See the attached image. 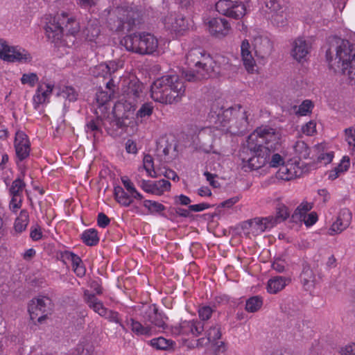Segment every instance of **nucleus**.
I'll return each mask as SVG.
<instances>
[{
    "instance_id": "nucleus-61",
    "label": "nucleus",
    "mask_w": 355,
    "mask_h": 355,
    "mask_svg": "<svg viewBox=\"0 0 355 355\" xmlns=\"http://www.w3.org/2000/svg\"><path fill=\"white\" fill-rule=\"evenodd\" d=\"M346 141L349 146H352L355 141V129L350 127L345 130Z\"/></svg>"
},
{
    "instance_id": "nucleus-39",
    "label": "nucleus",
    "mask_w": 355,
    "mask_h": 355,
    "mask_svg": "<svg viewBox=\"0 0 355 355\" xmlns=\"http://www.w3.org/2000/svg\"><path fill=\"white\" fill-rule=\"evenodd\" d=\"M257 51L263 55L269 54L272 49V44L268 37H260L255 40Z\"/></svg>"
},
{
    "instance_id": "nucleus-35",
    "label": "nucleus",
    "mask_w": 355,
    "mask_h": 355,
    "mask_svg": "<svg viewBox=\"0 0 355 355\" xmlns=\"http://www.w3.org/2000/svg\"><path fill=\"white\" fill-rule=\"evenodd\" d=\"M114 195L116 200L123 206L128 207L132 202V197L120 186L114 187Z\"/></svg>"
},
{
    "instance_id": "nucleus-3",
    "label": "nucleus",
    "mask_w": 355,
    "mask_h": 355,
    "mask_svg": "<svg viewBox=\"0 0 355 355\" xmlns=\"http://www.w3.org/2000/svg\"><path fill=\"white\" fill-rule=\"evenodd\" d=\"M186 64L195 70L184 71L187 80L195 82L207 78L214 71L215 62L204 49L197 47L190 49L186 55Z\"/></svg>"
},
{
    "instance_id": "nucleus-4",
    "label": "nucleus",
    "mask_w": 355,
    "mask_h": 355,
    "mask_svg": "<svg viewBox=\"0 0 355 355\" xmlns=\"http://www.w3.org/2000/svg\"><path fill=\"white\" fill-rule=\"evenodd\" d=\"M283 141L282 131L279 128L269 126L257 128L247 139L248 149H257L258 147L270 155L279 150Z\"/></svg>"
},
{
    "instance_id": "nucleus-16",
    "label": "nucleus",
    "mask_w": 355,
    "mask_h": 355,
    "mask_svg": "<svg viewBox=\"0 0 355 355\" xmlns=\"http://www.w3.org/2000/svg\"><path fill=\"white\" fill-rule=\"evenodd\" d=\"M236 110L232 107L223 110L219 104L214 103L211 108L210 116L215 119L216 123H220L223 127H226L232 121L231 116Z\"/></svg>"
},
{
    "instance_id": "nucleus-38",
    "label": "nucleus",
    "mask_w": 355,
    "mask_h": 355,
    "mask_svg": "<svg viewBox=\"0 0 355 355\" xmlns=\"http://www.w3.org/2000/svg\"><path fill=\"white\" fill-rule=\"evenodd\" d=\"M81 239L89 246L96 245L99 241L98 232L95 229H89L84 231L81 235Z\"/></svg>"
},
{
    "instance_id": "nucleus-54",
    "label": "nucleus",
    "mask_w": 355,
    "mask_h": 355,
    "mask_svg": "<svg viewBox=\"0 0 355 355\" xmlns=\"http://www.w3.org/2000/svg\"><path fill=\"white\" fill-rule=\"evenodd\" d=\"M313 104L311 101L306 100L300 105L297 113L301 116H305L311 112Z\"/></svg>"
},
{
    "instance_id": "nucleus-13",
    "label": "nucleus",
    "mask_w": 355,
    "mask_h": 355,
    "mask_svg": "<svg viewBox=\"0 0 355 355\" xmlns=\"http://www.w3.org/2000/svg\"><path fill=\"white\" fill-rule=\"evenodd\" d=\"M15 148L17 158L22 161L29 156L31 144L27 135L22 131H17L15 138Z\"/></svg>"
},
{
    "instance_id": "nucleus-7",
    "label": "nucleus",
    "mask_w": 355,
    "mask_h": 355,
    "mask_svg": "<svg viewBox=\"0 0 355 355\" xmlns=\"http://www.w3.org/2000/svg\"><path fill=\"white\" fill-rule=\"evenodd\" d=\"M121 43L127 51L146 55L153 53L158 47V40L148 33H135L125 36Z\"/></svg>"
},
{
    "instance_id": "nucleus-46",
    "label": "nucleus",
    "mask_w": 355,
    "mask_h": 355,
    "mask_svg": "<svg viewBox=\"0 0 355 355\" xmlns=\"http://www.w3.org/2000/svg\"><path fill=\"white\" fill-rule=\"evenodd\" d=\"M101 317H104L110 322L119 324L123 329H126L125 324L121 322V320L119 318V314L118 312L106 309L105 311Z\"/></svg>"
},
{
    "instance_id": "nucleus-25",
    "label": "nucleus",
    "mask_w": 355,
    "mask_h": 355,
    "mask_svg": "<svg viewBox=\"0 0 355 355\" xmlns=\"http://www.w3.org/2000/svg\"><path fill=\"white\" fill-rule=\"evenodd\" d=\"M205 324L206 338H202L198 340V344L200 345L214 343L221 336L220 326L218 324L213 323L209 324L207 322H205Z\"/></svg>"
},
{
    "instance_id": "nucleus-45",
    "label": "nucleus",
    "mask_w": 355,
    "mask_h": 355,
    "mask_svg": "<svg viewBox=\"0 0 355 355\" xmlns=\"http://www.w3.org/2000/svg\"><path fill=\"white\" fill-rule=\"evenodd\" d=\"M94 347L88 342H82L77 345L76 355H94Z\"/></svg>"
},
{
    "instance_id": "nucleus-43",
    "label": "nucleus",
    "mask_w": 355,
    "mask_h": 355,
    "mask_svg": "<svg viewBox=\"0 0 355 355\" xmlns=\"http://www.w3.org/2000/svg\"><path fill=\"white\" fill-rule=\"evenodd\" d=\"M143 205L148 209V212L151 214H160L165 210V207L156 201L146 200L144 201Z\"/></svg>"
},
{
    "instance_id": "nucleus-34",
    "label": "nucleus",
    "mask_w": 355,
    "mask_h": 355,
    "mask_svg": "<svg viewBox=\"0 0 355 355\" xmlns=\"http://www.w3.org/2000/svg\"><path fill=\"white\" fill-rule=\"evenodd\" d=\"M277 174L279 178L284 180H290L300 175L297 171H295L293 164L282 165Z\"/></svg>"
},
{
    "instance_id": "nucleus-15",
    "label": "nucleus",
    "mask_w": 355,
    "mask_h": 355,
    "mask_svg": "<svg viewBox=\"0 0 355 355\" xmlns=\"http://www.w3.org/2000/svg\"><path fill=\"white\" fill-rule=\"evenodd\" d=\"M209 33L218 38L227 35L230 31V25L225 18H211L207 22Z\"/></svg>"
},
{
    "instance_id": "nucleus-2",
    "label": "nucleus",
    "mask_w": 355,
    "mask_h": 355,
    "mask_svg": "<svg viewBox=\"0 0 355 355\" xmlns=\"http://www.w3.org/2000/svg\"><path fill=\"white\" fill-rule=\"evenodd\" d=\"M185 89L182 78L177 74H168L157 79L152 84L151 98L160 103L171 104L180 101Z\"/></svg>"
},
{
    "instance_id": "nucleus-40",
    "label": "nucleus",
    "mask_w": 355,
    "mask_h": 355,
    "mask_svg": "<svg viewBox=\"0 0 355 355\" xmlns=\"http://www.w3.org/2000/svg\"><path fill=\"white\" fill-rule=\"evenodd\" d=\"M313 208V204L307 202H302L295 210L292 215L294 220H298L300 218H304L307 212Z\"/></svg>"
},
{
    "instance_id": "nucleus-33",
    "label": "nucleus",
    "mask_w": 355,
    "mask_h": 355,
    "mask_svg": "<svg viewBox=\"0 0 355 355\" xmlns=\"http://www.w3.org/2000/svg\"><path fill=\"white\" fill-rule=\"evenodd\" d=\"M103 121L101 119L96 118L95 119H92L88 121L85 126V130L87 133H90L94 139L98 138V135L102 134V127Z\"/></svg>"
},
{
    "instance_id": "nucleus-14",
    "label": "nucleus",
    "mask_w": 355,
    "mask_h": 355,
    "mask_svg": "<svg viewBox=\"0 0 355 355\" xmlns=\"http://www.w3.org/2000/svg\"><path fill=\"white\" fill-rule=\"evenodd\" d=\"M163 22L167 29L178 33L186 30L188 27V23L184 17L176 12L167 15L164 18Z\"/></svg>"
},
{
    "instance_id": "nucleus-47",
    "label": "nucleus",
    "mask_w": 355,
    "mask_h": 355,
    "mask_svg": "<svg viewBox=\"0 0 355 355\" xmlns=\"http://www.w3.org/2000/svg\"><path fill=\"white\" fill-rule=\"evenodd\" d=\"M153 109L154 107L151 103H144L137 112V119H144L150 116L153 114Z\"/></svg>"
},
{
    "instance_id": "nucleus-63",
    "label": "nucleus",
    "mask_w": 355,
    "mask_h": 355,
    "mask_svg": "<svg viewBox=\"0 0 355 355\" xmlns=\"http://www.w3.org/2000/svg\"><path fill=\"white\" fill-rule=\"evenodd\" d=\"M302 130L304 134L312 135L315 132V123L313 121H309L302 127Z\"/></svg>"
},
{
    "instance_id": "nucleus-17",
    "label": "nucleus",
    "mask_w": 355,
    "mask_h": 355,
    "mask_svg": "<svg viewBox=\"0 0 355 355\" xmlns=\"http://www.w3.org/2000/svg\"><path fill=\"white\" fill-rule=\"evenodd\" d=\"M125 327L129 328L136 336L150 337L156 334L155 328L146 322L143 324L133 318H127Z\"/></svg>"
},
{
    "instance_id": "nucleus-48",
    "label": "nucleus",
    "mask_w": 355,
    "mask_h": 355,
    "mask_svg": "<svg viewBox=\"0 0 355 355\" xmlns=\"http://www.w3.org/2000/svg\"><path fill=\"white\" fill-rule=\"evenodd\" d=\"M58 96H62L69 101H74L77 99L78 93L72 87L65 86L58 94Z\"/></svg>"
},
{
    "instance_id": "nucleus-62",
    "label": "nucleus",
    "mask_w": 355,
    "mask_h": 355,
    "mask_svg": "<svg viewBox=\"0 0 355 355\" xmlns=\"http://www.w3.org/2000/svg\"><path fill=\"white\" fill-rule=\"evenodd\" d=\"M333 157H334V154L332 152L325 153H320L318 156V161L324 164H327L330 163L332 161Z\"/></svg>"
},
{
    "instance_id": "nucleus-55",
    "label": "nucleus",
    "mask_w": 355,
    "mask_h": 355,
    "mask_svg": "<svg viewBox=\"0 0 355 355\" xmlns=\"http://www.w3.org/2000/svg\"><path fill=\"white\" fill-rule=\"evenodd\" d=\"M298 220L304 221V224L306 226H311L317 222L318 215H317L316 212L312 211V212L309 213V214H306V217H304V218H300Z\"/></svg>"
},
{
    "instance_id": "nucleus-26",
    "label": "nucleus",
    "mask_w": 355,
    "mask_h": 355,
    "mask_svg": "<svg viewBox=\"0 0 355 355\" xmlns=\"http://www.w3.org/2000/svg\"><path fill=\"white\" fill-rule=\"evenodd\" d=\"M266 6L274 13L272 16L273 21L277 26H284L286 23V17L279 3L277 0H266Z\"/></svg>"
},
{
    "instance_id": "nucleus-21",
    "label": "nucleus",
    "mask_w": 355,
    "mask_h": 355,
    "mask_svg": "<svg viewBox=\"0 0 355 355\" xmlns=\"http://www.w3.org/2000/svg\"><path fill=\"white\" fill-rule=\"evenodd\" d=\"M32 60L31 54L25 49L19 46H10L7 49V53L4 60L8 62H30Z\"/></svg>"
},
{
    "instance_id": "nucleus-30",
    "label": "nucleus",
    "mask_w": 355,
    "mask_h": 355,
    "mask_svg": "<svg viewBox=\"0 0 355 355\" xmlns=\"http://www.w3.org/2000/svg\"><path fill=\"white\" fill-rule=\"evenodd\" d=\"M115 85L112 78H110L107 83H106L107 91H103L102 89H99L96 94V99L97 103L100 105H103L110 101L111 96L114 94Z\"/></svg>"
},
{
    "instance_id": "nucleus-41",
    "label": "nucleus",
    "mask_w": 355,
    "mask_h": 355,
    "mask_svg": "<svg viewBox=\"0 0 355 355\" xmlns=\"http://www.w3.org/2000/svg\"><path fill=\"white\" fill-rule=\"evenodd\" d=\"M263 305V300L259 296H253L246 301L245 310L250 313L259 311Z\"/></svg>"
},
{
    "instance_id": "nucleus-28",
    "label": "nucleus",
    "mask_w": 355,
    "mask_h": 355,
    "mask_svg": "<svg viewBox=\"0 0 355 355\" xmlns=\"http://www.w3.org/2000/svg\"><path fill=\"white\" fill-rule=\"evenodd\" d=\"M101 33L98 21L96 19L88 21L85 28L83 31L86 40L90 42H96V40Z\"/></svg>"
},
{
    "instance_id": "nucleus-9",
    "label": "nucleus",
    "mask_w": 355,
    "mask_h": 355,
    "mask_svg": "<svg viewBox=\"0 0 355 355\" xmlns=\"http://www.w3.org/2000/svg\"><path fill=\"white\" fill-rule=\"evenodd\" d=\"M51 309V300L45 296L33 299L28 306L31 318L35 320L38 316L39 322H42L46 318Z\"/></svg>"
},
{
    "instance_id": "nucleus-11",
    "label": "nucleus",
    "mask_w": 355,
    "mask_h": 355,
    "mask_svg": "<svg viewBox=\"0 0 355 355\" xmlns=\"http://www.w3.org/2000/svg\"><path fill=\"white\" fill-rule=\"evenodd\" d=\"M275 225L274 216L254 218L245 221L243 225V229L249 230L248 234L257 236L267 230L271 229Z\"/></svg>"
},
{
    "instance_id": "nucleus-36",
    "label": "nucleus",
    "mask_w": 355,
    "mask_h": 355,
    "mask_svg": "<svg viewBox=\"0 0 355 355\" xmlns=\"http://www.w3.org/2000/svg\"><path fill=\"white\" fill-rule=\"evenodd\" d=\"M29 215L26 210H21L14 224L15 232L21 233L24 231L28 224Z\"/></svg>"
},
{
    "instance_id": "nucleus-31",
    "label": "nucleus",
    "mask_w": 355,
    "mask_h": 355,
    "mask_svg": "<svg viewBox=\"0 0 355 355\" xmlns=\"http://www.w3.org/2000/svg\"><path fill=\"white\" fill-rule=\"evenodd\" d=\"M116 70V65L113 62L110 64L101 63L92 70V73L96 77H110Z\"/></svg>"
},
{
    "instance_id": "nucleus-22",
    "label": "nucleus",
    "mask_w": 355,
    "mask_h": 355,
    "mask_svg": "<svg viewBox=\"0 0 355 355\" xmlns=\"http://www.w3.org/2000/svg\"><path fill=\"white\" fill-rule=\"evenodd\" d=\"M311 49V45L303 37H297L293 44L292 57L298 62L306 58Z\"/></svg>"
},
{
    "instance_id": "nucleus-50",
    "label": "nucleus",
    "mask_w": 355,
    "mask_h": 355,
    "mask_svg": "<svg viewBox=\"0 0 355 355\" xmlns=\"http://www.w3.org/2000/svg\"><path fill=\"white\" fill-rule=\"evenodd\" d=\"M144 168L151 177H155V171L154 170L153 158L150 155H145L143 159Z\"/></svg>"
},
{
    "instance_id": "nucleus-18",
    "label": "nucleus",
    "mask_w": 355,
    "mask_h": 355,
    "mask_svg": "<svg viewBox=\"0 0 355 355\" xmlns=\"http://www.w3.org/2000/svg\"><path fill=\"white\" fill-rule=\"evenodd\" d=\"M141 187L147 193L161 196L165 191L170 190L171 183L164 179L153 182L143 180Z\"/></svg>"
},
{
    "instance_id": "nucleus-37",
    "label": "nucleus",
    "mask_w": 355,
    "mask_h": 355,
    "mask_svg": "<svg viewBox=\"0 0 355 355\" xmlns=\"http://www.w3.org/2000/svg\"><path fill=\"white\" fill-rule=\"evenodd\" d=\"M26 187V184L21 178H18L12 182V185L9 189L10 196L11 197L21 198L23 196V191Z\"/></svg>"
},
{
    "instance_id": "nucleus-60",
    "label": "nucleus",
    "mask_w": 355,
    "mask_h": 355,
    "mask_svg": "<svg viewBox=\"0 0 355 355\" xmlns=\"http://www.w3.org/2000/svg\"><path fill=\"white\" fill-rule=\"evenodd\" d=\"M30 237L33 241H38L42 237V232L41 230V227L38 225L35 227H32L30 232Z\"/></svg>"
},
{
    "instance_id": "nucleus-6",
    "label": "nucleus",
    "mask_w": 355,
    "mask_h": 355,
    "mask_svg": "<svg viewBox=\"0 0 355 355\" xmlns=\"http://www.w3.org/2000/svg\"><path fill=\"white\" fill-rule=\"evenodd\" d=\"M114 13L116 19L110 18L109 24L114 31H130L142 21L141 10L136 6L121 5L114 9Z\"/></svg>"
},
{
    "instance_id": "nucleus-57",
    "label": "nucleus",
    "mask_w": 355,
    "mask_h": 355,
    "mask_svg": "<svg viewBox=\"0 0 355 355\" xmlns=\"http://www.w3.org/2000/svg\"><path fill=\"white\" fill-rule=\"evenodd\" d=\"M349 167V158L348 157H343L340 163L335 168L340 173H344L348 170Z\"/></svg>"
},
{
    "instance_id": "nucleus-32",
    "label": "nucleus",
    "mask_w": 355,
    "mask_h": 355,
    "mask_svg": "<svg viewBox=\"0 0 355 355\" xmlns=\"http://www.w3.org/2000/svg\"><path fill=\"white\" fill-rule=\"evenodd\" d=\"M301 282L302 283L306 290H310L313 287V282L315 280V275L310 266L304 265L303 270L300 275Z\"/></svg>"
},
{
    "instance_id": "nucleus-27",
    "label": "nucleus",
    "mask_w": 355,
    "mask_h": 355,
    "mask_svg": "<svg viewBox=\"0 0 355 355\" xmlns=\"http://www.w3.org/2000/svg\"><path fill=\"white\" fill-rule=\"evenodd\" d=\"M147 344L156 350L170 351L173 350L175 343L171 339H167L163 336L153 338L147 342Z\"/></svg>"
},
{
    "instance_id": "nucleus-49",
    "label": "nucleus",
    "mask_w": 355,
    "mask_h": 355,
    "mask_svg": "<svg viewBox=\"0 0 355 355\" xmlns=\"http://www.w3.org/2000/svg\"><path fill=\"white\" fill-rule=\"evenodd\" d=\"M20 80L22 85H28L33 87L39 81V78L35 73H24Z\"/></svg>"
},
{
    "instance_id": "nucleus-1",
    "label": "nucleus",
    "mask_w": 355,
    "mask_h": 355,
    "mask_svg": "<svg viewBox=\"0 0 355 355\" xmlns=\"http://www.w3.org/2000/svg\"><path fill=\"white\" fill-rule=\"evenodd\" d=\"M326 60L335 73L343 75L350 85H355V44L334 36L328 39Z\"/></svg>"
},
{
    "instance_id": "nucleus-23",
    "label": "nucleus",
    "mask_w": 355,
    "mask_h": 355,
    "mask_svg": "<svg viewBox=\"0 0 355 355\" xmlns=\"http://www.w3.org/2000/svg\"><path fill=\"white\" fill-rule=\"evenodd\" d=\"M205 324L202 321L189 320L183 321L180 324L179 334L185 335L192 334L194 336H200L205 330Z\"/></svg>"
},
{
    "instance_id": "nucleus-10",
    "label": "nucleus",
    "mask_w": 355,
    "mask_h": 355,
    "mask_svg": "<svg viewBox=\"0 0 355 355\" xmlns=\"http://www.w3.org/2000/svg\"><path fill=\"white\" fill-rule=\"evenodd\" d=\"M216 10L220 14L239 19L245 14V7L241 2H234L231 0H219L216 3Z\"/></svg>"
},
{
    "instance_id": "nucleus-64",
    "label": "nucleus",
    "mask_w": 355,
    "mask_h": 355,
    "mask_svg": "<svg viewBox=\"0 0 355 355\" xmlns=\"http://www.w3.org/2000/svg\"><path fill=\"white\" fill-rule=\"evenodd\" d=\"M342 355H355V343L347 345L341 350Z\"/></svg>"
},
{
    "instance_id": "nucleus-12",
    "label": "nucleus",
    "mask_w": 355,
    "mask_h": 355,
    "mask_svg": "<svg viewBox=\"0 0 355 355\" xmlns=\"http://www.w3.org/2000/svg\"><path fill=\"white\" fill-rule=\"evenodd\" d=\"M252 156L248 159L241 157L243 162H247L251 170H257L263 166L270 159V155L259 147L257 149H249Z\"/></svg>"
},
{
    "instance_id": "nucleus-19",
    "label": "nucleus",
    "mask_w": 355,
    "mask_h": 355,
    "mask_svg": "<svg viewBox=\"0 0 355 355\" xmlns=\"http://www.w3.org/2000/svg\"><path fill=\"white\" fill-rule=\"evenodd\" d=\"M351 219L352 214L350 211L347 209H342L339 212L336 220L329 229V234L333 236L334 234L341 233L349 225Z\"/></svg>"
},
{
    "instance_id": "nucleus-24",
    "label": "nucleus",
    "mask_w": 355,
    "mask_h": 355,
    "mask_svg": "<svg viewBox=\"0 0 355 355\" xmlns=\"http://www.w3.org/2000/svg\"><path fill=\"white\" fill-rule=\"evenodd\" d=\"M241 53L242 61L248 73H254L256 71V62L250 51V45L247 40L242 42L241 45Z\"/></svg>"
},
{
    "instance_id": "nucleus-53",
    "label": "nucleus",
    "mask_w": 355,
    "mask_h": 355,
    "mask_svg": "<svg viewBox=\"0 0 355 355\" xmlns=\"http://www.w3.org/2000/svg\"><path fill=\"white\" fill-rule=\"evenodd\" d=\"M214 309L209 306H203L198 309V315L202 320H207L210 318Z\"/></svg>"
},
{
    "instance_id": "nucleus-29",
    "label": "nucleus",
    "mask_w": 355,
    "mask_h": 355,
    "mask_svg": "<svg viewBox=\"0 0 355 355\" xmlns=\"http://www.w3.org/2000/svg\"><path fill=\"white\" fill-rule=\"evenodd\" d=\"M291 281L290 278L277 276L270 279L267 284V291L270 293L275 294L282 291Z\"/></svg>"
},
{
    "instance_id": "nucleus-42",
    "label": "nucleus",
    "mask_w": 355,
    "mask_h": 355,
    "mask_svg": "<svg viewBox=\"0 0 355 355\" xmlns=\"http://www.w3.org/2000/svg\"><path fill=\"white\" fill-rule=\"evenodd\" d=\"M294 150L299 159H306L309 157L310 149L303 141H297L294 146Z\"/></svg>"
},
{
    "instance_id": "nucleus-56",
    "label": "nucleus",
    "mask_w": 355,
    "mask_h": 355,
    "mask_svg": "<svg viewBox=\"0 0 355 355\" xmlns=\"http://www.w3.org/2000/svg\"><path fill=\"white\" fill-rule=\"evenodd\" d=\"M22 198L11 197V200L9 204L10 209L13 212H17L21 206Z\"/></svg>"
},
{
    "instance_id": "nucleus-59",
    "label": "nucleus",
    "mask_w": 355,
    "mask_h": 355,
    "mask_svg": "<svg viewBox=\"0 0 355 355\" xmlns=\"http://www.w3.org/2000/svg\"><path fill=\"white\" fill-rule=\"evenodd\" d=\"M272 268L278 272H284L286 270V263L284 260L276 259L272 264Z\"/></svg>"
},
{
    "instance_id": "nucleus-20",
    "label": "nucleus",
    "mask_w": 355,
    "mask_h": 355,
    "mask_svg": "<svg viewBox=\"0 0 355 355\" xmlns=\"http://www.w3.org/2000/svg\"><path fill=\"white\" fill-rule=\"evenodd\" d=\"M54 86L49 83H40L33 96V101L35 109L41 104L49 103Z\"/></svg>"
},
{
    "instance_id": "nucleus-8",
    "label": "nucleus",
    "mask_w": 355,
    "mask_h": 355,
    "mask_svg": "<svg viewBox=\"0 0 355 355\" xmlns=\"http://www.w3.org/2000/svg\"><path fill=\"white\" fill-rule=\"evenodd\" d=\"M140 316L144 322L148 325L165 329L168 318L162 312H159L155 304H144L141 306Z\"/></svg>"
},
{
    "instance_id": "nucleus-44",
    "label": "nucleus",
    "mask_w": 355,
    "mask_h": 355,
    "mask_svg": "<svg viewBox=\"0 0 355 355\" xmlns=\"http://www.w3.org/2000/svg\"><path fill=\"white\" fill-rule=\"evenodd\" d=\"M276 210L277 216L274 217L275 225L285 220L290 216L288 207L282 203H278L277 205Z\"/></svg>"
},
{
    "instance_id": "nucleus-52",
    "label": "nucleus",
    "mask_w": 355,
    "mask_h": 355,
    "mask_svg": "<svg viewBox=\"0 0 355 355\" xmlns=\"http://www.w3.org/2000/svg\"><path fill=\"white\" fill-rule=\"evenodd\" d=\"M83 299L87 306L92 309L97 302L100 301L94 293H90L88 290H85Z\"/></svg>"
},
{
    "instance_id": "nucleus-5",
    "label": "nucleus",
    "mask_w": 355,
    "mask_h": 355,
    "mask_svg": "<svg viewBox=\"0 0 355 355\" xmlns=\"http://www.w3.org/2000/svg\"><path fill=\"white\" fill-rule=\"evenodd\" d=\"M78 31L77 21L64 12L57 14L45 26L47 38L55 44L62 40L64 32L67 35H74Z\"/></svg>"
},
{
    "instance_id": "nucleus-51",
    "label": "nucleus",
    "mask_w": 355,
    "mask_h": 355,
    "mask_svg": "<svg viewBox=\"0 0 355 355\" xmlns=\"http://www.w3.org/2000/svg\"><path fill=\"white\" fill-rule=\"evenodd\" d=\"M72 266L74 272L78 277H83L85 276L86 269L80 258H75V261L72 263Z\"/></svg>"
},
{
    "instance_id": "nucleus-58",
    "label": "nucleus",
    "mask_w": 355,
    "mask_h": 355,
    "mask_svg": "<svg viewBox=\"0 0 355 355\" xmlns=\"http://www.w3.org/2000/svg\"><path fill=\"white\" fill-rule=\"evenodd\" d=\"M98 225L101 227H106L110 223V219L103 212L98 214L97 216Z\"/></svg>"
}]
</instances>
